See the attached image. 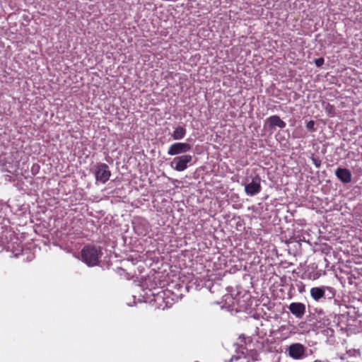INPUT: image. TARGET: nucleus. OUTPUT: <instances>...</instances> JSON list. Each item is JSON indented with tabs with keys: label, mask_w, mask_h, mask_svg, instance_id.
<instances>
[{
	"label": "nucleus",
	"mask_w": 362,
	"mask_h": 362,
	"mask_svg": "<svg viewBox=\"0 0 362 362\" xmlns=\"http://www.w3.org/2000/svg\"><path fill=\"white\" fill-rule=\"evenodd\" d=\"M111 175L108 165L105 163H99L95 167V176L98 182L105 183Z\"/></svg>",
	"instance_id": "nucleus-4"
},
{
	"label": "nucleus",
	"mask_w": 362,
	"mask_h": 362,
	"mask_svg": "<svg viewBox=\"0 0 362 362\" xmlns=\"http://www.w3.org/2000/svg\"><path fill=\"white\" fill-rule=\"evenodd\" d=\"M325 288L322 287H313L310 289V296L315 300L319 301L322 298L325 296Z\"/></svg>",
	"instance_id": "nucleus-10"
},
{
	"label": "nucleus",
	"mask_w": 362,
	"mask_h": 362,
	"mask_svg": "<svg viewBox=\"0 0 362 362\" xmlns=\"http://www.w3.org/2000/svg\"><path fill=\"white\" fill-rule=\"evenodd\" d=\"M102 254L99 247L88 245L82 249L81 258L88 266L93 267L98 264Z\"/></svg>",
	"instance_id": "nucleus-1"
},
{
	"label": "nucleus",
	"mask_w": 362,
	"mask_h": 362,
	"mask_svg": "<svg viewBox=\"0 0 362 362\" xmlns=\"http://www.w3.org/2000/svg\"><path fill=\"white\" fill-rule=\"evenodd\" d=\"M223 300L225 302V305L232 309H235L236 310L238 309L235 308V305L239 303L237 300H235L231 294H226L223 296Z\"/></svg>",
	"instance_id": "nucleus-11"
},
{
	"label": "nucleus",
	"mask_w": 362,
	"mask_h": 362,
	"mask_svg": "<svg viewBox=\"0 0 362 362\" xmlns=\"http://www.w3.org/2000/svg\"><path fill=\"white\" fill-rule=\"evenodd\" d=\"M306 127L308 129L312 131V132H314L315 131V122L313 121V120H310L309 121L307 124H306Z\"/></svg>",
	"instance_id": "nucleus-15"
},
{
	"label": "nucleus",
	"mask_w": 362,
	"mask_h": 362,
	"mask_svg": "<svg viewBox=\"0 0 362 362\" xmlns=\"http://www.w3.org/2000/svg\"><path fill=\"white\" fill-rule=\"evenodd\" d=\"M324 288H325V296L328 299H332L334 298L336 294V291L334 288L331 286H324Z\"/></svg>",
	"instance_id": "nucleus-14"
},
{
	"label": "nucleus",
	"mask_w": 362,
	"mask_h": 362,
	"mask_svg": "<svg viewBox=\"0 0 362 362\" xmlns=\"http://www.w3.org/2000/svg\"><path fill=\"white\" fill-rule=\"evenodd\" d=\"M267 122L271 128L277 127L280 129L286 127V122L283 121L278 115H272L267 119Z\"/></svg>",
	"instance_id": "nucleus-9"
},
{
	"label": "nucleus",
	"mask_w": 362,
	"mask_h": 362,
	"mask_svg": "<svg viewBox=\"0 0 362 362\" xmlns=\"http://www.w3.org/2000/svg\"><path fill=\"white\" fill-rule=\"evenodd\" d=\"M186 129L183 127H177L175 129L172 134V137L175 140H180L185 137Z\"/></svg>",
	"instance_id": "nucleus-12"
},
{
	"label": "nucleus",
	"mask_w": 362,
	"mask_h": 362,
	"mask_svg": "<svg viewBox=\"0 0 362 362\" xmlns=\"http://www.w3.org/2000/svg\"><path fill=\"white\" fill-rule=\"evenodd\" d=\"M340 358H341V359H344V356H341L340 357Z\"/></svg>",
	"instance_id": "nucleus-19"
},
{
	"label": "nucleus",
	"mask_w": 362,
	"mask_h": 362,
	"mask_svg": "<svg viewBox=\"0 0 362 362\" xmlns=\"http://www.w3.org/2000/svg\"><path fill=\"white\" fill-rule=\"evenodd\" d=\"M312 160H313V164L317 167V168H319L321 165V160L317 158H314L313 157L312 158Z\"/></svg>",
	"instance_id": "nucleus-17"
},
{
	"label": "nucleus",
	"mask_w": 362,
	"mask_h": 362,
	"mask_svg": "<svg viewBox=\"0 0 362 362\" xmlns=\"http://www.w3.org/2000/svg\"><path fill=\"white\" fill-rule=\"evenodd\" d=\"M335 175L343 183H349L351 181L352 175L347 168H339L335 171Z\"/></svg>",
	"instance_id": "nucleus-8"
},
{
	"label": "nucleus",
	"mask_w": 362,
	"mask_h": 362,
	"mask_svg": "<svg viewBox=\"0 0 362 362\" xmlns=\"http://www.w3.org/2000/svg\"><path fill=\"white\" fill-rule=\"evenodd\" d=\"M191 149L190 144L187 143H175L172 144L168 150V154L170 156L178 155L180 153H185Z\"/></svg>",
	"instance_id": "nucleus-5"
},
{
	"label": "nucleus",
	"mask_w": 362,
	"mask_h": 362,
	"mask_svg": "<svg viewBox=\"0 0 362 362\" xmlns=\"http://www.w3.org/2000/svg\"><path fill=\"white\" fill-rule=\"evenodd\" d=\"M305 351L303 344L300 343L292 344L288 347V356L295 360H298L303 357Z\"/></svg>",
	"instance_id": "nucleus-6"
},
{
	"label": "nucleus",
	"mask_w": 362,
	"mask_h": 362,
	"mask_svg": "<svg viewBox=\"0 0 362 362\" xmlns=\"http://www.w3.org/2000/svg\"><path fill=\"white\" fill-rule=\"evenodd\" d=\"M230 362H253L250 361L243 351L240 354H238L237 356H233L230 358Z\"/></svg>",
	"instance_id": "nucleus-13"
},
{
	"label": "nucleus",
	"mask_w": 362,
	"mask_h": 362,
	"mask_svg": "<svg viewBox=\"0 0 362 362\" xmlns=\"http://www.w3.org/2000/svg\"><path fill=\"white\" fill-rule=\"evenodd\" d=\"M192 160L191 155H182L175 157L170 163L171 167L177 171H184L187 168V164Z\"/></svg>",
	"instance_id": "nucleus-2"
},
{
	"label": "nucleus",
	"mask_w": 362,
	"mask_h": 362,
	"mask_svg": "<svg viewBox=\"0 0 362 362\" xmlns=\"http://www.w3.org/2000/svg\"><path fill=\"white\" fill-rule=\"evenodd\" d=\"M245 186V192L248 196H255L261 192V178L259 175H255L252 178V181L247 184H242Z\"/></svg>",
	"instance_id": "nucleus-3"
},
{
	"label": "nucleus",
	"mask_w": 362,
	"mask_h": 362,
	"mask_svg": "<svg viewBox=\"0 0 362 362\" xmlns=\"http://www.w3.org/2000/svg\"><path fill=\"white\" fill-rule=\"evenodd\" d=\"M347 354L351 356H360L361 354V352L359 350H356V349H352V350H349L347 351Z\"/></svg>",
	"instance_id": "nucleus-16"
},
{
	"label": "nucleus",
	"mask_w": 362,
	"mask_h": 362,
	"mask_svg": "<svg viewBox=\"0 0 362 362\" xmlns=\"http://www.w3.org/2000/svg\"><path fill=\"white\" fill-rule=\"evenodd\" d=\"M288 309L298 319H301L305 313V305L302 303H291Z\"/></svg>",
	"instance_id": "nucleus-7"
},
{
	"label": "nucleus",
	"mask_w": 362,
	"mask_h": 362,
	"mask_svg": "<svg viewBox=\"0 0 362 362\" xmlns=\"http://www.w3.org/2000/svg\"><path fill=\"white\" fill-rule=\"evenodd\" d=\"M315 63L317 66L320 67V66H322V64H324V59L323 58L316 59L315 61Z\"/></svg>",
	"instance_id": "nucleus-18"
}]
</instances>
